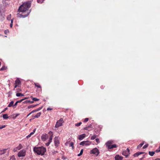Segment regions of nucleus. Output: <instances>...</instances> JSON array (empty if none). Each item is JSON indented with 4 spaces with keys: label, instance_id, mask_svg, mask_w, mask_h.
<instances>
[{
    "label": "nucleus",
    "instance_id": "a878e982",
    "mask_svg": "<svg viewBox=\"0 0 160 160\" xmlns=\"http://www.w3.org/2000/svg\"><path fill=\"white\" fill-rule=\"evenodd\" d=\"M34 85L35 86L39 88H41V87L40 85L38 83H35Z\"/></svg>",
    "mask_w": 160,
    "mask_h": 160
},
{
    "label": "nucleus",
    "instance_id": "9d476101",
    "mask_svg": "<svg viewBox=\"0 0 160 160\" xmlns=\"http://www.w3.org/2000/svg\"><path fill=\"white\" fill-rule=\"evenodd\" d=\"M41 139L43 141H45L48 138V136L47 134H43L41 136Z\"/></svg>",
    "mask_w": 160,
    "mask_h": 160
},
{
    "label": "nucleus",
    "instance_id": "f8f14e48",
    "mask_svg": "<svg viewBox=\"0 0 160 160\" xmlns=\"http://www.w3.org/2000/svg\"><path fill=\"white\" fill-rule=\"evenodd\" d=\"M85 134H82L79 135L78 136V138L79 140H82L84 138H85Z\"/></svg>",
    "mask_w": 160,
    "mask_h": 160
},
{
    "label": "nucleus",
    "instance_id": "f3484780",
    "mask_svg": "<svg viewBox=\"0 0 160 160\" xmlns=\"http://www.w3.org/2000/svg\"><path fill=\"white\" fill-rule=\"evenodd\" d=\"M42 113L41 112H39L37 113V115L34 116L35 118H38L39 117L41 114Z\"/></svg>",
    "mask_w": 160,
    "mask_h": 160
},
{
    "label": "nucleus",
    "instance_id": "6e6d98bb",
    "mask_svg": "<svg viewBox=\"0 0 160 160\" xmlns=\"http://www.w3.org/2000/svg\"><path fill=\"white\" fill-rule=\"evenodd\" d=\"M27 98H25L22 99L21 100H20V101H21V102H22L23 100H25V99H27Z\"/></svg>",
    "mask_w": 160,
    "mask_h": 160
},
{
    "label": "nucleus",
    "instance_id": "a19ab883",
    "mask_svg": "<svg viewBox=\"0 0 160 160\" xmlns=\"http://www.w3.org/2000/svg\"><path fill=\"white\" fill-rule=\"evenodd\" d=\"M88 118H86L84 119V122H87L88 121Z\"/></svg>",
    "mask_w": 160,
    "mask_h": 160
},
{
    "label": "nucleus",
    "instance_id": "69168bd1",
    "mask_svg": "<svg viewBox=\"0 0 160 160\" xmlns=\"http://www.w3.org/2000/svg\"><path fill=\"white\" fill-rule=\"evenodd\" d=\"M157 160H160V158H157Z\"/></svg>",
    "mask_w": 160,
    "mask_h": 160
},
{
    "label": "nucleus",
    "instance_id": "2f4dec72",
    "mask_svg": "<svg viewBox=\"0 0 160 160\" xmlns=\"http://www.w3.org/2000/svg\"><path fill=\"white\" fill-rule=\"evenodd\" d=\"M148 146V144H146L145 145H144L143 147L142 148L143 149H145Z\"/></svg>",
    "mask_w": 160,
    "mask_h": 160
},
{
    "label": "nucleus",
    "instance_id": "4468645a",
    "mask_svg": "<svg viewBox=\"0 0 160 160\" xmlns=\"http://www.w3.org/2000/svg\"><path fill=\"white\" fill-rule=\"evenodd\" d=\"M143 153H144V152H137L134 154L133 156L134 157H137V156H138L139 155H140L141 154H143Z\"/></svg>",
    "mask_w": 160,
    "mask_h": 160
},
{
    "label": "nucleus",
    "instance_id": "20e7f679",
    "mask_svg": "<svg viewBox=\"0 0 160 160\" xmlns=\"http://www.w3.org/2000/svg\"><path fill=\"white\" fill-rule=\"evenodd\" d=\"M64 121L62 118H61L60 119L57 121L56 124L55 125V127L56 128H58L59 127L62 126V123H63Z\"/></svg>",
    "mask_w": 160,
    "mask_h": 160
},
{
    "label": "nucleus",
    "instance_id": "79ce46f5",
    "mask_svg": "<svg viewBox=\"0 0 160 160\" xmlns=\"http://www.w3.org/2000/svg\"><path fill=\"white\" fill-rule=\"evenodd\" d=\"M5 127V125H2L0 126V129H2Z\"/></svg>",
    "mask_w": 160,
    "mask_h": 160
},
{
    "label": "nucleus",
    "instance_id": "aec40b11",
    "mask_svg": "<svg viewBox=\"0 0 160 160\" xmlns=\"http://www.w3.org/2000/svg\"><path fill=\"white\" fill-rule=\"evenodd\" d=\"M13 103H14L13 101H11V102H10V103L8 104V107H10L12 106H13Z\"/></svg>",
    "mask_w": 160,
    "mask_h": 160
},
{
    "label": "nucleus",
    "instance_id": "bb28decb",
    "mask_svg": "<svg viewBox=\"0 0 160 160\" xmlns=\"http://www.w3.org/2000/svg\"><path fill=\"white\" fill-rule=\"evenodd\" d=\"M31 98H32V100L33 101H37L39 100V99L36 98H33L32 96L31 97Z\"/></svg>",
    "mask_w": 160,
    "mask_h": 160
},
{
    "label": "nucleus",
    "instance_id": "864d4df0",
    "mask_svg": "<svg viewBox=\"0 0 160 160\" xmlns=\"http://www.w3.org/2000/svg\"><path fill=\"white\" fill-rule=\"evenodd\" d=\"M18 85H16V84H15V86H14V90H15V89L17 88V87L18 86Z\"/></svg>",
    "mask_w": 160,
    "mask_h": 160
},
{
    "label": "nucleus",
    "instance_id": "de8ad7c7",
    "mask_svg": "<svg viewBox=\"0 0 160 160\" xmlns=\"http://www.w3.org/2000/svg\"><path fill=\"white\" fill-rule=\"evenodd\" d=\"M27 101L28 102H30V103H33L34 102L33 101H30V100H28Z\"/></svg>",
    "mask_w": 160,
    "mask_h": 160
},
{
    "label": "nucleus",
    "instance_id": "f257e3e1",
    "mask_svg": "<svg viewBox=\"0 0 160 160\" xmlns=\"http://www.w3.org/2000/svg\"><path fill=\"white\" fill-rule=\"evenodd\" d=\"M30 1H28L23 3L19 8L17 13V17L18 18H25L27 17L31 12L29 8L31 7Z\"/></svg>",
    "mask_w": 160,
    "mask_h": 160
},
{
    "label": "nucleus",
    "instance_id": "6e6552de",
    "mask_svg": "<svg viewBox=\"0 0 160 160\" xmlns=\"http://www.w3.org/2000/svg\"><path fill=\"white\" fill-rule=\"evenodd\" d=\"M54 145L57 147L59 143V138L58 137H55L54 138Z\"/></svg>",
    "mask_w": 160,
    "mask_h": 160
},
{
    "label": "nucleus",
    "instance_id": "e2e57ef3",
    "mask_svg": "<svg viewBox=\"0 0 160 160\" xmlns=\"http://www.w3.org/2000/svg\"><path fill=\"white\" fill-rule=\"evenodd\" d=\"M18 103H20L21 102V101L19 100L17 101Z\"/></svg>",
    "mask_w": 160,
    "mask_h": 160
},
{
    "label": "nucleus",
    "instance_id": "473e14b6",
    "mask_svg": "<svg viewBox=\"0 0 160 160\" xmlns=\"http://www.w3.org/2000/svg\"><path fill=\"white\" fill-rule=\"evenodd\" d=\"M13 20L12 19H11V23L10 24V27L11 28H12V25H13Z\"/></svg>",
    "mask_w": 160,
    "mask_h": 160
},
{
    "label": "nucleus",
    "instance_id": "7c9ffc66",
    "mask_svg": "<svg viewBox=\"0 0 160 160\" xmlns=\"http://www.w3.org/2000/svg\"><path fill=\"white\" fill-rule=\"evenodd\" d=\"M36 105H32L30 106H28V108H33L35 106H36Z\"/></svg>",
    "mask_w": 160,
    "mask_h": 160
},
{
    "label": "nucleus",
    "instance_id": "2eb2a0df",
    "mask_svg": "<svg viewBox=\"0 0 160 160\" xmlns=\"http://www.w3.org/2000/svg\"><path fill=\"white\" fill-rule=\"evenodd\" d=\"M116 147H117V145L115 144H114L112 145L111 146H109V148H108V149H112V148H116Z\"/></svg>",
    "mask_w": 160,
    "mask_h": 160
},
{
    "label": "nucleus",
    "instance_id": "5701e85b",
    "mask_svg": "<svg viewBox=\"0 0 160 160\" xmlns=\"http://www.w3.org/2000/svg\"><path fill=\"white\" fill-rule=\"evenodd\" d=\"M16 95L17 97L22 96L24 95L21 93H17L16 94Z\"/></svg>",
    "mask_w": 160,
    "mask_h": 160
},
{
    "label": "nucleus",
    "instance_id": "c03bdc74",
    "mask_svg": "<svg viewBox=\"0 0 160 160\" xmlns=\"http://www.w3.org/2000/svg\"><path fill=\"white\" fill-rule=\"evenodd\" d=\"M69 142H67L65 143V145H66V146H68V145H69Z\"/></svg>",
    "mask_w": 160,
    "mask_h": 160
},
{
    "label": "nucleus",
    "instance_id": "9b49d317",
    "mask_svg": "<svg viewBox=\"0 0 160 160\" xmlns=\"http://www.w3.org/2000/svg\"><path fill=\"white\" fill-rule=\"evenodd\" d=\"M123 157L119 156V155H116L115 157V160H122Z\"/></svg>",
    "mask_w": 160,
    "mask_h": 160
},
{
    "label": "nucleus",
    "instance_id": "f704fd0d",
    "mask_svg": "<svg viewBox=\"0 0 160 160\" xmlns=\"http://www.w3.org/2000/svg\"><path fill=\"white\" fill-rule=\"evenodd\" d=\"M4 33L6 34L7 33L9 32V31L8 30H5L4 31Z\"/></svg>",
    "mask_w": 160,
    "mask_h": 160
},
{
    "label": "nucleus",
    "instance_id": "603ef678",
    "mask_svg": "<svg viewBox=\"0 0 160 160\" xmlns=\"http://www.w3.org/2000/svg\"><path fill=\"white\" fill-rule=\"evenodd\" d=\"M50 144V143H49V142H47V143H46V146H49V145Z\"/></svg>",
    "mask_w": 160,
    "mask_h": 160
},
{
    "label": "nucleus",
    "instance_id": "b1692460",
    "mask_svg": "<svg viewBox=\"0 0 160 160\" xmlns=\"http://www.w3.org/2000/svg\"><path fill=\"white\" fill-rule=\"evenodd\" d=\"M97 137V135L95 134H94L91 137V139L92 140H93L94 139Z\"/></svg>",
    "mask_w": 160,
    "mask_h": 160
},
{
    "label": "nucleus",
    "instance_id": "1a4fd4ad",
    "mask_svg": "<svg viewBox=\"0 0 160 160\" xmlns=\"http://www.w3.org/2000/svg\"><path fill=\"white\" fill-rule=\"evenodd\" d=\"M22 148V146L21 144H19V145L15 148L13 149V151L15 152H17L18 150H20V149Z\"/></svg>",
    "mask_w": 160,
    "mask_h": 160
},
{
    "label": "nucleus",
    "instance_id": "0e129e2a",
    "mask_svg": "<svg viewBox=\"0 0 160 160\" xmlns=\"http://www.w3.org/2000/svg\"><path fill=\"white\" fill-rule=\"evenodd\" d=\"M30 134L31 135H32L33 134H34V133H33V132H31V133H30Z\"/></svg>",
    "mask_w": 160,
    "mask_h": 160
},
{
    "label": "nucleus",
    "instance_id": "4be33fe9",
    "mask_svg": "<svg viewBox=\"0 0 160 160\" xmlns=\"http://www.w3.org/2000/svg\"><path fill=\"white\" fill-rule=\"evenodd\" d=\"M69 147H71L72 148V149H73L74 146H73V143L72 142H69Z\"/></svg>",
    "mask_w": 160,
    "mask_h": 160
},
{
    "label": "nucleus",
    "instance_id": "37998d69",
    "mask_svg": "<svg viewBox=\"0 0 160 160\" xmlns=\"http://www.w3.org/2000/svg\"><path fill=\"white\" fill-rule=\"evenodd\" d=\"M18 102H17V101L14 104V105H13V107L14 108V107H15V106H16V105H17V104H18Z\"/></svg>",
    "mask_w": 160,
    "mask_h": 160
},
{
    "label": "nucleus",
    "instance_id": "c756f323",
    "mask_svg": "<svg viewBox=\"0 0 160 160\" xmlns=\"http://www.w3.org/2000/svg\"><path fill=\"white\" fill-rule=\"evenodd\" d=\"M82 124L81 122H79V123H77L75 124V126L77 127L79 126H80Z\"/></svg>",
    "mask_w": 160,
    "mask_h": 160
},
{
    "label": "nucleus",
    "instance_id": "cd10ccee",
    "mask_svg": "<svg viewBox=\"0 0 160 160\" xmlns=\"http://www.w3.org/2000/svg\"><path fill=\"white\" fill-rule=\"evenodd\" d=\"M52 135H51L49 138L48 142L49 143H50L52 142Z\"/></svg>",
    "mask_w": 160,
    "mask_h": 160
},
{
    "label": "nucleus",
    "instance_id": "8fccbe9b",
    "mask_svg": "<svg viewBox=\"0 0 160 160\" xmlns=\"http://www.w3.org/2000/svg\"><path fill=\"white\" fill-rule=\"evenodd\" d=\"M31 135L30 134L28 135L27 136V138H29L31 136Z\"/></svg>",
    "mask_w": 160,
    "mask_h": 160
},
{
    "label": "nucleus",
    "instance_id": "5fc2aeb1",
    "mask_svg": "<svg viewBox=\"0 0 160 160\" xmlns=\"http://www.w3.org/2000/svg\"><path fill=\"white\" fill-rule=\"evenodd\" d=\"M49 133L50 134H51V135H52V136L53 135H52V132L51 131H50L49 132Z\"/></svg>",
    "mask_w": 160,
    "mask_h": 160
},
{
    "label": "nucleus",
    "instance_id": "f03ea898",
    "mask_svg": "<svg viewBox=\"0 0 160 160\" xmlns=\"http://www.w3.org/2000/svg\"><path fill=\"white\" fill-rule=\"evenodd\" d=\"M33 151L38 155H43L46 151V149L43 147H34Z\"/></svg>",
    "mask_w": 160,
    "mask_h": 160
},
{
    "label": "nucleus",
    "instance_id": "3c124183",
    "mask_svg": "<svg viewBox=\"0 0 160 160\" xmlns=\"http://www.w3.org/2000/svg\"><path fill=\"white\" fill-rule=\"evenodd\" d=\"M52 110V109L51 108H48L47 109V110H48V111L51 110Z\"/></svg>",
    "mask_w": 160,
    "mask_h": 160
},
{
    "label": "nucleus",
    "instance_id": "39448f33",
    "mask_svg": "<svg viewBox=\"0 0 160 160\" xmlns=\"http://www.w3.org/2000/svg\"><path fill=\"white\" fill-rule=\"evenodd\" d=\"M26 151L25 150L22 149L18 152V157H23L25 156Z\"/></svg>",
    "mask_w": 160,
    "mask_h": 160
},
{
    "label": "nucleus",
    "instance_id": "e433bc0d",
    "mask_svg": "<svg viewBox=\"0 0 160 160\" xmlns=\"http://www.w3.org/2000/svg\"><path fill=\"white\" fill-rule=\"evenodd\" d=\"M156 152H160V146H159L158 148L156 150Z\"/></svg>",
    "mask_w": 160,
    "mask_h": 160
},
{
    "label": "nucleus",
    "instance_id": "680f3d73",
    "mask_svg": "<svg viewBox=\"0 0 160 160\" xmlns=\"http://www.w3.org/2000/svg\"><path fill=\"white\" fill-rule=\"evenodd\" d=\"M35 131H36V129H34L33 130V133H34L35 132Z\"/></svg>",
    "mask_w": 160,
    "mask_h": 160
},
{
    "label": "nucleus",
    "instance_id": "0eeeda50",
    "mask_svg": "<svg viewBox=\"0 0 160 160\" xmlns=\"http://www.w3.org/2000/svg\"><path fill=\"white\" fill-rule=\"evenodd\" d=\"M91 144V142L89 141H83L80 143V145L82 146H88Z\"/></svg>",
    "mask_w": 160,
    "mask_h": 160
},
{
    "label": "nucleus",
    "instance_id": "bf43d9fd",
    "mask_svg": "<svg viewBox=\"0 0 160 160\" xmlns=\"http://www.w3.org/2000/svg\"><path fill=\"white\" fill-rule=\"evenodd\" d=\"M32 113L31 112L27 116V117H28V116H29L30 115H31V114Z\"/></svg>",
    "mask_w": 160,
    "mask_h": 160
},
{
    "label": "nucleus",
    "instance_id": "72a5a7b5",
    "mask_svg": "<svg viewBox=\"0 0 160 160\" xmlns=\"http://www.w3.org/2000/svg\"><path fill=\"white\" fill-rule=\"evenodd\" d=\"M44 0H38V3H42L43 2Z\"/></svg>",
    "mask_w": 160,
    "mask_h": 160
},
{
    "label": "nucleus",
    "instance_id": "58836bf2",
    "mask_svg": "<svg viewBox=\"0 0 160 160\" xmlns=\"http://www.w3.org/2000/svg\"><path fill=\"white\" fill-rule=\"evenodd\" d=\"M96 142H97V143H99L100 142L98 138H96L95 139Z\"/></svg>",
    "mask_w": 160,
    "mask_h": 160
},
{
    "label": "nucleus",
    "instance_id": "ddd939ff",
    "mask_svg": "<svg viewBox=\"0 0 160 160\" xmlns=\"http://www.w3.org/2000/svg\"><path fill=\"white\" fill-rule=\"evenodd\" d=\"M112 143H113V142L112 141H108L106 143L107 146L108 147V148L109 146L112 145Z\"/></svg>",
    "mask_w": 160,
    "mask_h": 160
},
{
    "label": "nucleus",
    "instance_id": "052dcab7",
    "mask_svg": "<svg viewBox=\"0 0 160 160\" xmlns=\"http://www.w3.org/2000/svg\"><path fill=\"white\" fill-rule=\"evenodd\" d=\"M19 115V114H17L16 116L15 117V118H16Z\"/></svg>",
    "mask_w": 160,
    "mask_h": 160
},
{
    "label": "nucleus",
    "instance_id": "09e8293b",
    "mask_svg": "<svg viewBox=\"0 0 160 160\" xmlns=\"http://www.w3.org/2000/svg\"><path fill=\"white\" fill-rule=\"evenodd\" d=\"M7 109H8L7 108H5L4 110L2 111L1 112H4V111H6Z\"/></svg>",
    "mask_w": 160,
    "mask_h": 160
},
{
    "label": "nucleus",
    "instance_id": "c85d7f7f",
    "mask_svg": "<svg viewBox=\"0 0 160 160\" xmlns=\"http://www.w3.org/2000/svg\"><path fill=\"white\" fill-rule=\"evenodd\" d=\"M83 152V149H82V150H81L80 153L78 155V156H81Z\"/></svg>",
    "mask_w": 160,
    "mask_h": 160
},
{
    "label": "nucleus",
    "instance_id": "412c9836",
    "mask_svg": "<svg viewBox=\"0 0 160 160\" xmlns=\"http://www.w3.org/2000/svg\"><path fill=\"white\" fill-rule=\"evenodd\" d=\"M3 118L5 119H7L8 118V117L7 114H4L3 115Z\"/></svg>",
    "mask_w": 160,
    "mask_h": 160
},
{
    "label": "nucleus",
    "instance_id": "393cba45",
    "mask_svg": "<svg viewBox=\"0 0 160 160\" xmlns=\"http://www.w3.org/2000/svg\"><path fill=\"white\" fill-rule=\"evenodd\" d=\"M154 153H155V152H153V151H152V152L149 151V155L151 156H153L154 155Z\"/></svg>",
    "mask_w": 160,
    "mask_h": 160
},
{
    "label": "nucleus",
    "instance_id": "423d86ee",
    "mask_svg": "<svg viewBox=\"0 0 160 160\" xmlns=\"http://www.w3.org/2000/svg\"><path fill=\"white\" fill-rule=\"evenodd\" d=\"M122 154L125 156L126 158L128 157V155L130 154V150L128 148H127V149L122 152Z\"/></svg>",
    "mask_w": 160,
    "mask_h": 160
},
{
    "label": "nucleus",
    "instance_id": "a18cd8bd",
    "mask_svg": "<svg viewBox=\"0 0 160 160\" xmlns=\"http://www.w3.org/2000/svg\"><path fill=\"white\" fill-rule=\"evenodd\" d=\"M37 110L36 109V110H34L32 111L31 112L32 113H33V112H37Z\"/></svg>",
    "mask_w": 160,
    "mask_h": 160
},
{
    "label": "nucleus",
    "instance_id": "4c0bfd02",
    "mask_svg": "<svg viewBox=\"0 0 160 160\" xmlns=\"http://www.w3.org/2000/svg\"><path fill=\"white\" fill-rule=\"evenodd\" d=\"M17 92H19L21 91V89L20 88H18L17 89Z\"/></svg>",
    "mask_w": 160,
    "mask_h": 160
},
{
    "label": "nucleus",
    "instance_id": "338daca9",
    "mask_svg": "<svg viewBox=\"0 0 160 160\" xmlns=\"http://www.w3.org/2000/svg\"><path fill=\"white\" fill-rule=\"evenodd\" d=\"M1 36V35L0 34V36Z\"/></svg>",
    "mask_w": 160,
    "mask_h": 160
},
{
    "label": "nucleus",
    "instance_id": "c9c22d12",
    "mask_svg": "<svg viewBox=\"0 0 160 160\" xmlns=\"http://www.w3.org/2000/svg\"><path fill=\"white\" fill-rule=\"evenodd\" d=\"M6 69V68L5 67H2L1 69L0 70L2 71L5 70Z\"/></svg>",
    "mask_w": 160,
    "mask_h": 160
},
{
    "label": "nucleus",
    "instance_id": "a211bd4d",
    "mask_svg": "<svg viewBox=\"0 0 160 160\" xmlns=\"http://www.w3.org/2000/svg\"><path fill=\"white\" fill-rule=\"evenodd\" d=\"M92 125L91 124H90L88 127H86L84 128V130H87L89 128H91Z\"/></svg>",
    "mask_w": 160,
    "mask_h": 160
},
{
    "label": "nucleus",
    "instance_id": "49530a36",
    "mask_svg": "<svg viewBox=\"0 0 160 160\" xmlns=\"http://www.w3.org/2000/svg\"><path fill=\"white\" fill-rule=\"evenodd\" d=\"M62 158L63 160H65L66 159V158L64 156H62Z\"/></svg>",
    "mask_w": 160,
    "mask_h": 160
},
{
    "label": "nucleus",
    "instance_id": "13d9d810",
    "mask_svg": "<svg viewBox=\"0 0 160 160\" xmlns=\"http://www.w3.org/2000/svg\"><path fill=\"white\" fill-rule=\"evenodd\" d=\"M41 109V108H38L37 109V111H38L39 110H40Z\"/></svg>",
    "mask_w": 160,
    "mask_h": 160
},
{
    "label": "nucleus",
    "instance_id": "6ab92c4d",
    "mask_svg": "<svg viewBox=\"0 0 160 160\" xmlns=\"http://www.w3.org/2000/svg\"><path fill=\"white\" fill-rule=\"evenodd\" d=\"M144 142H143L142 143H141L137 147V149H140L142 146L144 144Z\"/></svg>",
    "mask_w": 160,
    "mask_h": 160
},
{
    "label": "nucleus",
    "instance_id": "ea45409f",
    "mask_svg": "<svg viewBox=\"0 0 160 160\" xmlns=\"http://www.w3.org/2000/svg\"><path fill=\"white\" fill-rule=\"evenodd\" d=\"M10 16H11V15H10L9 16H8L7 17V19L8 20H10V19H11Z\"/></svg>",
    "mask_w": 160,
    "mask_h": 160
},
{
    "label": "nucleus",
    "instance_id": "dca6fc26",
    "mask_svg": "<svg viewBox=\"0 0 160 160\" xmlns=\"http://www.w3.org/2000/svg\"><path fill=\"white\" fill-rule=\"evenodd\" d=\"M20 83V82L19 79L18 78H17L15 82V84L18 85Z\"/></svg>",
    "mask_w": 160,
    "mask_h": 160
},
{
    "label": "nucleus",
    "instance_id": "7ed1b4c3",
    "mask_svg": "<svg viewBox=\"0 0 160 160\" xmlns=\"http://www.w3.org/2000/svg\"><path fill=\"white\" fill-rule=\"evenodd\" d=\"M90 153L93 154L97 156L99 154V152L97 148H95L90 151Z\"/></svg>",
    "mask_w": 160,
    "mask_h": 160
},
{
    "label": "nucleus",
    "instance_id": "4d7b16f0",
    "mask_svg": "<svg viewBox=\"0 0 160 160\" xmlns=\"http://www.w3.org/2000/svg\"><path fill=\"white\" fill-rule=\"evenodd\" d=\"M6 150V149H4V150H1V152H3V153H5L4 151H5V150Z\"/></svg>",
    "mask_w": 160,
    "mask_h": 160
}]
</instances>
